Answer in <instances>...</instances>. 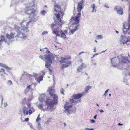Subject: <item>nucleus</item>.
<instances>
[{"label":"nucleus","mask_w":130,"mask_h":130,"mask_svg":"<svg viewBox=\"0 0 130 130\" xmlns=\"http://www.w3.org/2000/svg\"><path fill=\"white\" fill-rule=\"evenodd\" d=\"M98 55V54H97V53H96V54H95L94 55V56H96V55Z\"/></svg>","instance_id":"60"},{"label":"nucleus","mask_w":130,"mask_h":130,"mask_svg":"<svg viewBox=\"0 0 130 130\" xmlns=\"http://www.w3.org/2000/svg\"><path fill=\"white\" fill-rule=\"evenodd\" d=\"M84 53V52H80L79 53V55H80L81 54H82Z\"/></svg>","instance_id":"51"},{"label":"nucleus","mask_w":130,"mask_h":130,"mask_svg":"<svg viewBox=\"0 0 130 130\" xmlns=\"http://www.w3.org/2000/svg\"><path fill=\"white\" fill-rule=\"evenodd\" d=\"M128 42H130V36L127 37Z\"/></svg>","instance_id":"43"},{"label":"nucleus","mask_w":130,"mask_h":130,"mask_svg":"<svg viewBox=\"0 0 130 130\" xmlns=\"http://www.w3.org/2000/svg\"><path fill=\"white\" fill-rule=\"evenodd\" d=\"M97 117V115H96L94 117V118L95 119H96Z\"/></svg>","instance_id":"52"},{"label":"nucleus","mask_w":130,"mask_h":130,"mask_svg":"<svg viewBox=\"0 0 130 130\" xmlns=\"http://www.w3.org/2000/svg\"><path fill=\"white\" fill-rule=\"evenodd\" d=\"M27 106V107L25 106L23 107V111L24 115L26 116L29 114L30 115L33 113L35 111V109L32 107H31V103H30L26 104Z\"/></svg>","instance_id":"3"},{"label":"nucleus","mask_w":130,"mask_h":130,"mask_svg":"<svg viewBox=\"0 0 130 130\" xmlns=\"http://www.w3.org/2000/svg\"><path fill=\"white\" fill-rule=\"evenodd\" d=\"M103 37L102 36L98 35L96 36V39H101Z\"/></svg>","instance_id":"28"},{"label":"nucleus","mask_w":130,"mask_h":130,"mask_svg":"<svg viewBox=\"0 0 130 130\" xmlns=\"http://www.w3.org/2000/svg\"><path fill=\"white\" fill-rule=\"evenodd\" d=\"M64 90L63 88H61L60 90V93L63 94V95H64Z\"/></svg>","instance_id":"33"},{"label":"nucleus","mask_w":130,"mask_h":130,"mask_svg":"<svg viewBox=\"0 0 130 130\" xmlns=\"http://www.w3.org/2000/svg\"><path fill=\"white\" fill-rule=\"evenodd\" d=\"M40 115H38V117L36 120V121L37 123V126L38 127V128H39L40 127Z\"/></svg>","instance_id":"18"},{"label":"nucleus","mask_w":130,"mask_h":130,"mask_svg":"<svg viewBox=\"0 0 130 130\" xmlns=\"http://www.w3.org/2000/svg\"><path fill=\"white\" fill-rule=\"evenodd\" d=\"M71 58L70 57L68 56L66 58H63L61 57V60L60 61V62H63L67 64H70L71 63V62L70 61H68V60H70Z\"/></svg>","instance_id":"8"},{"label":"nucleus","mask_w":130,"mask_h":130,"mask_svg":"<svg viewBox=\"0 0 130 130\" xmlns=\"http://www.w3.org/2000/svg\"><path fill=\"white\" fill-rule=\"evenodd\" d=\"M95 49H96V48H94V51H94V52H96V50H95Z\"/></svg>","instance_id":"57"},{"label":"nucleus","mask_w":130,"mask_h":130,"mask_svg":"<svg viewBox=\"0 0 130 130\" xmlns=\"http://www.w3.org/2000/svg\"><path fill=\"white\" fill-rule=\"evenodd\" d=\"M66 36L65 34L64 33H62L61 34V35L60 36V37H61L62 38H63L64 39H65L66 38Z\"/></svg>","instance_id":"27"},{"label":"nucleus","mask_w":130,"mask_h":130,"mask_svg":"<svg viewBox=\"0 0 130 130\" xmlns=\"http://www.w3.org/2000/svg\"><path fill=\"white\" fill-rule=\"evenodd\" d=\"M118 125H123V124L120 123H119L118 124Z\"/></svg>","instance_id":"56"},{"label":"nucleus","mask_w":130,"mask_h":130,"mask_svg":"<svg viewBox=\"0 0 130 130\" xmlns=\"http://www.w3.org/2000/svg\"><path fill=\"white\" fill-rule=\"evenodd\" d=\"M116 32L117 33V34H118V33H119V31H117V30H116Z\"/></svg>","instance_id":"61"},{"label":"nucleus","mask_w":130,"mask_h":130,"mask_svg":"<svg viewBox=\"0 0 130 130\" xmlns=\"http://www.w3.org/2000/svg\"><path fill=\"white\" fill-rule=\"evenodd\" d=\"M78 25L76 26H75V28L73 30H71V32L72 34H73L74 32L77 29L78 27Z\"/></svg>","instance_id":"22"},{"label":"nucleus","mask_w":130,"mask_h":130,"mask_svg":"<svg viewBox=\"0 0 130 130\" xmlns=\"http://www.w3.org/2000/svg\"><path fill=\"white\" fill-rule=\"evenodd\" d=\"M57 12H59L58 14H55L57 18V19L55 21H57V23H58V24L60 25H62L60 17L61 16H62L63 15V12H62L60 10H58Z\"/></svg>","instance_id":"6"},{"label":"nucleus","mask_w":130,"mask_h":130,"mask_svg":"<svg viewBox=\"0 0 130 130\" xmlns=\"http://www.w3.org/2000/svg\"><path fill=\"white\" fill-rule=\"evenodd\" d=\"M54 7V10L56 12H57L58 10H61V7L59 6L57 4H55V5Z\"/></svg>","instance_id":"19"},{"label":"nucleus","mask_w":130,"mask_h":130,"mask_svg":"<svg viewBox=\"0 0 130 130\" xmlns=\"http://www.w3.org/2000/svg\"><path fill=\"white\" fill-rule=\"evenodd\" d=\"M95 57L94 55H93V56L92 57H91V58H93L94 57Z\"/></svg>","instance_id":"63"},{"label":"nucleus","mask_w":130,"mask_h":130,"mask_svg":"<svg viewBox=\"0 0 130 130\" xmlns=\"http://www.w3.org/2000/svg\"><path fill=\"white\" fill-rule=\"evenodd\" d=\"M29 120V119L28 118H26L25 120V121H27Z\"/></svg>","instance_id":"45"},{"label":"nucleus","mask_w":130,"mask_h":130,"mask_svg":"<svg viewBox=\"0 0 130 130\" xmlns=\"http://www.w3.org/2000/svg\"><path fill=\"white\" fill-rule=\"evenodd\" d=\"M79 13H78V15L80 17V16L81 15V13H79Z\"/></svg>","instance_id":"54"},{"label":"nucleus","mask_w":130,"mask_h":130,"mask_svg":"<svg viewBox=\"0 0 130 130\" xmlns=\"http://www.w3.org/2000/svg\"><path fill=\"white\" fill-rule=\"evenodd\" d=\"M91 88V87L90 86H87L85 90V91L86 92Z\"/></svg>","instance_id":"30"},{"label":"nucleus","mask_w":130,"mask_h":130,"mask_svg":"<svg viewBox=\"0 0 130 130\" xmlns=\"http://www.w3.org/2000/svg\"><path fill=\"white\" fill-rule=\"evenodd\" d=\"M15 37H18L22 38L23 39H26L27 38V36L24 33L21 32H19L18 33L16 36H15Z\"/></svg>","instance_id":"11"},{"label":"nucleus","mask_w":130,"mask_h":130,"mask_svg":"<svg viewBox=\"0 0 130 130\" xmlns=\"http://www.w3.org/2000/svg\"><path fill=\"white\" fill-rule=\"evenodd\" d=\"M1 40H3V41L5 40V37L4 36H1Z\"/></svg>","instance_id":"34"},{"label":"nucleus","mask_w":130,"mask_h":130,"mask_svg":"<svg viewBox=\"0 0 130 130\" xmlns=\"http://www.w3.org/2000/svg\"><path fill=\"white\" fill-rule=\"evenodd\" d=\"M106 51V50H105V51H102V52H101V53H103L105 51Z\"/></svg>","instance_id":"59"},{"label":"nucleus","mask_w":130,"mask_h":130,"mask_svg":"<svg viewBox=\"0 0 130 130\" xmlns=\"http://www.w3.org/2000/svg\"><path fill=\"white\" fill-rule=\"evenodd\" d=\"M26 101V98H24L22 100V101L23 102H24Z\"/></svg>","instance_id":"48"},{"label":"nucleus","mask_w":130,"mask_h":130,"mask_svg":"<svg viewBox=\"0 0 130 130\" xmlns=\"http://www.w3.org/2000/svg\"><path fill=\"white\" fill-rule=\"evenodd\" d=\"M99 111H100V112L101 113H102V112H104V111L103 110H99Z\"/></svg>","instance_id":"49"},{"label":"nucleus","mask_w":130,"mask_h":130,"mask_svg":"<svg viewBox=\"0 0 130 130\" xmlns=\"http://www.w3.org/2000/svg\"><path fill=\"white\" fill-rule=\"evenodd\" d=\"M8 83L9 85H11L12 84V82L10 80H9L8 81Z\"/></svg>","instance_id":"36"},{"label":"nucleus","mask_w":130,"mask_h":130,"mask_svg":"<svg viewBox=\"0 0 130 130\" xmlns=\"http://www.w3.org/2000/svg\"><path fill=\"white\" fill-rule=\"evenodd\" d=\"M47 32L46 31H43L42 33V35H44L45 34H47Z\"/></svg>","instance_id":"42"},{"label":"nucleus","mask_w":130,"mask_h":130,"mask_svg":"<svg viewBox=\"0 0 130 130\" xmlns=\"http://www.w3.org/2000/svg\"><path fill=\"white\" fill-rule=\"evenodd\" d=\"M69 66V65L66 64H64L62 65V69H63L64 68L67 67H68Z\"/></svg>","instance_id":"31"},{"label":"nucleus","mask_w":130,"mask_h":130,"mask_svg":"<svg viewBox=\"0 0 130 130\" xmlns=\"http://www.w3.org/2000/svg\"><path fill=\"white\" fill-rule=\"evenodd\" d=\"M56 36L60 37V36L58 33L56 34Z\"/></svg>","instance_id":"53"},{"label":"nucleus","mask_w":130,"mask_h":130,"mask_svg":"<svg viewBox=\"0 0 130 130\" xmlns=\"http://www.w3.org/2000/svg\"><path fill=\"white\" fill-rule=\"evenodd\" d=\"M33 90V89L32 88L31 85H30L27 87L26 88V90L29 91L30 90Z\"/></svg>","instance_id":"24"},{"label":"nucleus","mask_w":130,"mask_h":130,"mask_svg":"<svg viewBox=\"0 0 130 130\" xmlns=\"http://www.w3.org/2000/svg\"><path fill=\"white\" fill-rule=\"evenodd\" d=\"M58 23L56 21H55L54 23L51 24V28L53 31V34H56L58 33L57 29L60 28L62 26V25L58 24Z\"/></svg>","instance_id":"5"},{"label":"nucleus","mask_w":130,"mask_h":130,"mask_svg":"<svg viewBox=\"0 0 130 130\" xmlns=\"http://www.w3.org/2000/svg\"><path fill=\"white\" fill-rule=\"evenodd\" d=\"M120 58L118 57L112 58L111 59V63L112 66L114 68L118 67L119 68V66H121L122 64L121 62L128 63L130 62L129 60L127 57H124L121 56Z\"/></svg>","instance_id":"2"},{"label":"nucleus","mask_w":130,"mask_h":130,"mask_svg":"<svg viewBox=\"0 0 130 130\" xmlns=\"http://www.w3.org/2000/svg\"><path fill=\"white\" fill-rule=\"evenodd\" d=\"M117 6H116L114 7V9H115V10H117Z\"/></svg>","instance_id":"55"},{"label":"nucleus","mask_w":130,"mask_h":130,"mask_svg":"<svg viewBox=\"0 0 130 130\" xmlns=\"http://www.w3.org/2000/svg\"><path fill=\"white\" fill-rule=\"evenodd\" d=\"M129 15L128 16L130 20V6H129Z\"/></svg>","instance_id":"39"},{"label":"nucleus","mask_w":130,"mask_h":130,"mask_svg":"<svg viewBox=\"0 0 130 130\" xmlns=\"http://www.w3.org/2000/svg\"><path fill=\"white\" fill-rule=\"evenodd\" d=\"M83 95V93H78L73 95L72 97L75 100H78L80 99Z\"/></svg>","instance_id":"13"},{"label":"nucleus","mask_w":130,"mask_h":130,"mask_svg":"<svg viewBox=\"0 0 130 130\" xmlns=\"http://www.w3.org/2000/svg\"><path fill=\"white\" fill-rule=\"evenodd\" d=\"M7 38L9 39H11L14 38V34L12 32H11L10 34H7L6 35Z\"/></svg>","instance_id":"17"},{"label":"nucleus","mask_w":130,"mask_h":130,"mask_svg":"<svg viewBox=\"0 0 130 130\" xmlns=\"http://www.w3.org/2000/svg\"><path fill=\"white\" fill-rule=\"evenodd\" d=\"M109 90V89H108L107 90L105 91V93L104 94V95H105V96H106V94L107 93V92Z\"/></svg>","instance_id":"40"},{"label":"nucleus","mask_w":130,"mask_h":130,"mask_svg":"<svg viewBox=\"0 0 130 130\" xmlns=\"http://www.w3.org/2000/svg\"><path fill=\"white\" fill-rule=\"evenodd\" d=\"M0 72H3L5 74V72L4 70V69H1L0 70Z\"/></svg>","instance_id":"35"},{"label":"nucleus","mask_w":130,"mask_h":130,"mask_svg":"<svg viewBox=\"0 0 130 130\" xmlns=\"http://www.w3.org/2000/svg\"><path fill=\"white\" fill-rule=\"evenodd\" d=\"M105 6L106 7H107L108 8H109V7L108 6H107V5H105Z\"/></svg>","instance_id":"58"},{"label":"nucleus","mask_w":130,"mask_h":130,"mask_svg":"<svg viewBox=\"0 0 130 130\" xmlns=\"http://www.w3.org/2000/svg\"><path fill=\"white\" fill-rule=\"evenodd\" d=\"M91 122L92 123H94L95 122V121L94 120H91Z\"/></svg>","instance_id":"46"},{"label":"nucleus","mask_w":130,"mask_h":130,"mask_svg":"<svg viewBox=\"0 0 130 130\" xmlns=\"http://www.w3.org/2000/svg\"><path fill=\"white\" fill-rule=\"evenodd\" d=\"M68 103L66 104L64 106V108L65 110V112L68 115H69L70 114V108L72 107V105H68Z\"/></svg>","instance_id":"9"},{"label":"nucleus","mask_w":130,"mask_h":130,"mask_svg":"<svg viewBox=\"0 0 130 130\" xmlns=\"http://www.w3.org/2000/svg\"><path fill=\"white\" fill-rule=\"evenodd\" d=\"M0 66L2 67H4L5 68H6L7 67L6 65L2 63H0Z\"/></svg>","instance_id":"32"},{"label":"nucleus","mask_w":130,"mask_h":130,"mask_svg":"<svg viewBox=\"0 0 130 130\" xmlns=\"http://www.w3.org/2000/svg\"><path fill=\"white\" fill-rule=\"evenodd\" d=\"M68 32L66 30H65L64 31V32H62V33H64L65 34H67Z\"/></svg>","instance_id":"44"},{"label":"nucleus","mask_w":130,"mask_h":130,"mask_svg":"<svg viewBox=\"0 0 130 130\" xmlns=\"http://www.w3.org/2000/svg\"><path fill=\"white\" fill-rule=\"evenodd\" d=\"M80 17V16L77 15V16L76 17V18H77V19H79V18Z\"/></svg>","instance_id":"50"},{"label":"nucleus","mask_w":130,"mask_h":130,"mask_svg":"<svg viewBox=\"0 0 130 130\" xmlns=\"http://www.w3.org/2000/svg\"><path fill=\"white\" fill-rule=\"evenodd\" d=\"M64 126H65L66 125V123H64Z\"/></svg>","instance_id":"62"},{"label":"nucleus","mask_w":130,"mask_h":130,"mask_svg":"<svg viewBox=\"0 0 130 130\" xmlns=\"http://www.w3.org/2000/svg\"><path fill=\"white\" fill-rule=\"evenodd\" d=\"M83 0H82L78 4L77 6V11L78 12H81V11L83 8Z\"/></svg>","instance_id":"12"},{"label":"nucleus","mask_w":130,"mask_h":130,"mask_svg":"<svg viewBox=\"0 0 130 130\" xmlns=\"http://www.w3.org/2000/svg\"><path fill=\"white\" fill-rule=\"evenodd\" d=\"M125 28L123 29V32L125 34L127 32V34L130 35V25H128V26H126L124 27Z\"/></svg>","instance_id":"14"},{"label":"nucleus","mask_w":130,"mask_h":130,"mask_svg":"<svg viewBox=\"0 0 130 130\" xmlns=\"http://www.w3.org/2000/svg\"><path fill=\"white\" fill-rule=\"evenodd\" d=\"M21 24L22 29L24 30H25L26 31H28V27L27 26V22L25 20H23L21 23Z\"/></svg>","instance_id":"7"},{"label":"nucleus","mask_w":130,"mask_h":130,"mask_svg":"<svg viewBox=\"0 0 130 130\" xmlns=\"http://www.w3.org/2000/svg\"><path fill=\"white\" fill-rule=\"evenodd\" d=\"M48 89L49 91L50 94L53 97V101L51 99H48L46 101V104L48 105L47 109L49 110V109H50V110L52 112L53 109L54 105L57 104V103L58 98L56 94H53L55 92L53 87L50 86L48 88Z\"/></svg>","instance_id":"1"},{"label":"nucleus","mask_w":130,"mask_h":130,"mask_svg":"<svg viewBox=\"0 0 130 130\" xmlns=\"http://www.w3.org/2000/svg\"><path fill=\"white\" fill-rule=\"evenodd\" d=\"M55 57L56 56L54 54L52 53L46 56L45 67L46 68H48L51 66Z\"/></svg>","instance_id":"4"},{"label":"nucleus","mask_w":130,"mask_h":130,"mask_svg":"<svg viewBox=\"0 0 130 130\" xmlns=\"http://www.w3.org/2000/svg\"><path fill=\"white\" fill-rule=\"evenodd\" d=\"M128 40L127 37L126 38L125 35L121 36L120 39L121 43H123V44H126L128 42Z\"/></svg>","instance_id":"10"},{"label":"nucleus","mask_w":130,"mask_h":130,"mask_svg":"<svg viewBox=\"0 0 130 130\" xmlns=\"http://www.w3.org/2000/svg\"><path fill=\"white\" fill-rule=\"evenodd\" d=\"M46 11L44 10L41 11V13L44 15L45 13H46Z\"/></svg>","instance_id":"38"},{"label":"nucleus","mask_w":130,"mask_h":130,"mask_svg":"<svg viewBox=\"0 0 130 130\" xmlns=\"http://www.w3.org/2000/svg\"><path fill=\"white\" fill-rule=\"evenodd\" d=\"M128 74V75L130 76V71L129 72Z\"/></svg>","instance_id":"64"},{"label":"nucleus","mask_w":130,"mask_h":130,"mask_svg":"<svg viewBox=\"0 0 130 130\" xmlns=\"http://www.w3.org/2000/svg\"><path fill=\"white\" fill-rule=\"evenodd\" d=\"M45 95L44 93L41 94V102L45 101Z\"/></svg>","instance_id":"21"},{"label":"nucleus","mask_w":130,"mask_h":130,"mask_svg":"<svg viewBox=\"0 0 130 130\" xmlns=\"http://www.w3.org/2000/svg\"><path fill=\"white\" fill-rule=\"evenodd\" d=\"M94 130V129L93 128H85V130Z\"/></svg>","instance_id":"37"},{"label":"nucleus","mask_w":130,"mask_h":130,"mask_svg":"<svg viewBox=\"0 0 130 130\" xmlns=\"http://www.w3.org/2000/svg\"><path fill=\"white\" fill-rule=\"evenodd\" d=\"M50 119L47 120V121H46L45 122V123L46 124H48L49 122L50 121Z\"/></svg>","instance_id":"41"},{"label":"nucleus","mask_w":130,"mask_h":130,"mask_svg":"<svg viewBox=\"0 0 130 130\" xmlns=\"http://www.w3.org/2000/svg\"><path fill=\"white\" fill-rule=\"evenodd\" d=\"M86 67V65L82 63L77 69V71L79 72H81L83 69Z\"/></svg>","instance_id":"16"},{"label":"nucleus","mask_w":130,"mask_h":130,"mask_svg":"<svg viewBox=\"0 0 130 130\" xmlns=\"http://www.w3.org/2000/svg\"><path fill=\"white\" fill-rule=\"evenodd\" d=\"M91 6L92 8L93 9L92 10V12H94V11L95 12H96V9H95V5L94 4H93V5H91Z\"/></svg>","instance_id":"23"},{"label":"nucleus","mask_w":130,"mask_h":130,"mask_svg":"<svg viewBox=\"0 0 130 130\" xmlns=\"http://www.w3.org/2000/svg\"><path fill=\"white\" fill-rule=\"evenodd\" d=\"M70 101L71 103L72 104H73V103H76L77 102L76 101H74L73 98L72 99H70Z\"/></svg>","instance_id":"25"},{"label":"nucleus","mask_w":130,"mask_h":130,"mask_svg":"<svg viewBox=\"0 0 130 130\" xmlns=\"http://www.w3.org/2000/svg\"><path fill=\"white\" fill-rule=\"evenodd\" d=\"M75 24H77L79 22V19L75 18L74 20Z\"/></svg>","instance_id":"26"},{"label":"nucleus","mask_w":130,"mask_h":130,"mask_svg":"<svg viewBox=\"0 0 130 130\" xmlns=\"http://www.w3.org/2000/svg\"><path fill=\"white\" fill-rule=\"evenodd\" d=\"M36 18V17L35 18H31V19L28 22H27V24L28 27L29 26H33L34 24V22L35 21V19Z\"/></svg>","instance_id":"15"},{"label":"nucleus","mask_w":130,"mask_h":130,"mask_svg":"<svg viewBox=\"0 0 130 130\" xmlns=\"http://www.w3.org/2000/svg\"><path fill=\"white\" fill-rule=\"evenodd\" d=\"M45 52L46 54H48L50 53V52L48 50H47Z\"/></svg>","instance_id":"47"},{"label":"nucleus","mask_w":130,"mask_h":130,"mask_svg":"<svg viewBox=\"0 0 130 130\" xmlns=\"http://www.w3.org/2000/svg\"><path fill=\"white\" fill-rule=\"evenodd\" d=\"M32 76V75L29 74H27L26 76V77L27 78H28L29 79L31 78Z\"/></svg>","instance_id":"29"},{"label":"nucleus","mask_w":130,"mask_h":130,"mask_svg":"<svg viewBox=\"0 0 130 130\" xmlns=\"http://www.w3.org/2000/svg\"><path fill=\"white\" fill-rule=\"evenodd\" d=\"M117 11L118 13L119 14H122L123 13V11L122 9L121 8H119L117 10Z\"/></svg>","instance_id":"20"}]
</instances>
